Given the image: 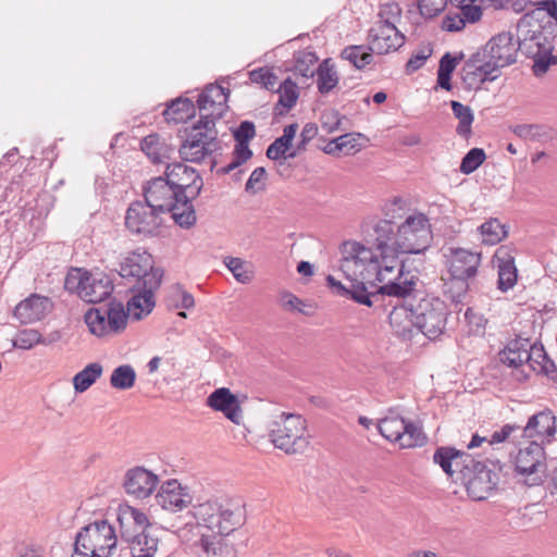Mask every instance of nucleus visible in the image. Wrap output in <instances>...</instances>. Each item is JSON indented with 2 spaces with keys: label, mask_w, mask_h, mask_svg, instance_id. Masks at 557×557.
Instances as JSON below:
<instances>
[{
  "label": "nucleus",
  "mask_w": 557,
  "mask_h": 557,
  "mask_svg": "<svg viewBox=\"0 0 557 557\" xmlns=\"http://www.w3.org/2000/svg\"><path fill=\"white\" fill-rule=\"evenodd\" d=\"M469 277L456 278L449 275V278L444 284V292L448 295L454 302H460L461 298L469 289Z\"/></svg>",
  "instance_id": "47"
},
{
  "label": "nucleus",
  "mask_w": 557,
  "mask_h": 557,
  "mask_svg": "<svg viewBox=\"0 0 557 557\" xmlns=\"http://www.w3.org/2000/svg\"><path fill=\"white\" fill-rule=\"evenodd\" d=\"M417 299L412 310L414 326L428 338H438L446 327L448 311L445 302L430 295L417 296Z\"/></svg>",
  "instance_id": "9"
},
{
  "label": "nucleus",
  "mask_w": 557,
  "mask_h": 557,
  "mask_svg": "<svg viewBox=\"0 0 557 557\" xmlns=\"http://www.w3.org/2000/svg\"><path fill=\"white\" fill-rule=\"evenodd\" d=\"M368 39V49L377 54L395 51L405 42L404 35L392 24H374L369 30Z\"/></svg>",
  "instance_id": "22"
},
{
  "label": "nucleus",
  "mask_w": 557,
  "mask_h": 557,
  "mask_svg": "<svg viewBox=\"0 0 557 557\" xmlns=\"http://www.w3.org/2000/svg\"><path fill=\"white\" fill-rule=\"evenodd\" d=\"M432 50L431 49H423L414 53L407 62L406 69L408 73H412L418 71L420 67H422L425 63V61L431 55Z\"/></svg>",
  "instance_id": "58"
},
{
  "label": "nucleus",
  "mask_w": 557,
  "mask_h": 557,
  "mask_svg": "<svg viewBox=\"0 0 557 557\" xmlns=\"http://www.w3.org/2000/svg\"><path fill=\"white\" fill-rule=\"evenodd\" d=\"M556 418L552 411L545 410L533 414L527 425L520 430L522 435L532 441H537L543 446L544 443H549L556 433L555 428Z\"/></svg>",
  "instance_id": "28"
},
{
  "label": "nucleus",
  "mask_w": 557,
  "mask_h": 557,
  "mask_svg": "<svg viewBox=\"0 0 557 557\" xmlns=\"http://www.w3.org/2000/svg\"><path fill=\"white\" fill-rule=\"evenodd\" d=\"M493 467L494 469H491L472 457V462L463 467L461 475L457 476L456 480L461 481L468 495L473 500H484L499 482V472L495 470L494 465Z\"/></svg>",
  "instance_id": "10"
},
{
  "label": "nucleus",
  "mask_w": 557,
  "mask_h": 557,
  "mask_svg": "<svg viewBox=\"0 0 557 557\" xmlns=\"http://www.w3.org/2000/svg\"><path fill=\"white\" fill-rule=\"evenodd\" d=\"M341 119L338 112L334 110L325 111L321 115L322 128L331 134L339 129Z\"/></svg>",
  "instance_id": "55"
},
{
  "label": "nucleus",
  "mask_w": 557,
  "mask_h": 557,
  "mask_svg": "<svg viewBox=\"0 0 557 557\" xmlns=\"http://www.w3.org/2000/svg\"><path fill=\"white\" fill-rule=\"evenodd\" d=\"M193 497L187 487H183L177 480L163 482L156 494L157 504L171 512L182 511L191 504Z\"/></svg>",
  "instance_id": "23"
},
{
  "label": "nucleus",
  "mask_w": 557,
  "mask_h": 557,
  "mask_svg": "<svg viewBox=\"0 0 557 557\" xmlns=\"http://www.w3.org/2000/svg\"><path fill=\"white\" fill-rule=\"evenodd\" d=\"M88 331L97 337L114 336L127 325V314L122 302H110L90 308L84 315Z\"/></svg>",
  "instance_id": "7"
},
{
  "label": "nucleus",
  "mask_w": 557,
  "mask_h": 557,
  "mask_svg": "<svg viewBox=\"0 0 557 557\" xmlns=\"http://www.w3.org/2000/svg\"><path fill=\"white\" fill-rule=\"evenodd\" d=\"M317 133H318V127L315 126V124H312V123L306 124L300 134L301 141L298 145V150L305 148V146L311 139H313L315 137Z\"/></svg>",
  "instance_id": "63"
},
{
  "label": "nucleus",
  "mask_w": 557,
  "mask_h": 557,
  "mask_svg": "<svg viewBox=\"0 0 557 557\" xmlns=\"http://www.w3.org/2000/svg\"><path fill=\"white\" fill-rule=\"evenodd\" d=\"M151 274H154L158 277V284H161L162 271L153 268L152 256L146 251L132 252L120 265L122 277L135 280L133 286H143Z\"/></svg>",
  "instance_id": "16"
},
{
  "label": "nucleus",
  "mask_w": 557,
  "mask_h": 557,
  "mask_svg": "<svg viewBox=\"0 0 557 557\" xmlns=\"http://www.w3.org/2000/svg\"><path fill=\"white\" fill-rule=\"evenodd\" d=\"M494 262L498 268L497 285L502 292H507L517 283V268L515 259L507 247H499L494 255Z\"/></svg>",
  "instance_id": "31"
},
{
  "label": "nucleus",
  "mask_w": 557,
  "mask_h": 557,
  "mask_svg": "<svg viewBox=\"0 0 557 557\" xmlns=\"http://www.w3.org/2000/svg\"><path fill=\"white\" fill-rule=\"evenodd\" d=\"M136 372L129 364H122L115 368L110 377V384L116 389H129L134 386Z\"/></svg>",
  "instance_id": "45"
},
{
  "label": "nucleus",
  "mask_w": 557,
  "mask_h": 557,
  "mask_svg": "<svg viewBox=\"0 0 557 557\" xmlns=\"http://www.w3.org/2000/svg\"><path fill=\"white\" fill-rule=\"evenodd\" d=\"M450 106L454 115L459 121L456 132L459 136L467 138L471 134V125L474 120L473 112L469 106L456 100H453Z\"/></svg>",
  "instance_id": "42"
},
{
  "label": "nucleus",
  "mask_w": 557,
  "mask_h": 557,
  "mask_svg": "<svg viewBox=\"0 0 557 557\" xmlns=\"http://www.w3.org/2000/svg\"><path fill=\"white\" fill-rule=\"evenodd\" d=\"M225 265L239 283L247 284L252 280V272L247 269L242 259L228 257L225 259Z\"/></svg>",
  "instance_id": "49"
},
{
  "label": "nucleus",
  "mask_w": 557,
  "mask_h": 557,
  "mask_svg": "<svg viewBox=\"0 0 557 557\" xmlns=\"http://www.w3.org/2000/svg\"><path fill=\"white\" fill-rule=\"evenodd\" d=\"M433 461L440 465L449 476H453L455 473L457 476H460L463 467L472 462V456L451 447H440L433 455Z\"/></svg>",
  "instance_id": "30"
},
{
  "label": "nucleus",
  "mask_w": 557,
  "mask_h": 557,
  "mask_svg": "<svg viewBox=\"0 0 557 557\" xmlns=\"http://www.w3.org/2000/svg\"><path fill=\"white\" fill-rule=\"evenodd\" d=\"M255 135L256 128L252 122L244 121L239 124L234 132L236 145L233 151V159L226 166L220 169L219 172L228 174L251 158L252 152L249 149L248 141L252 139Z\"/></svg>",
  "instance_id": "25"
},
{
  "label": "nucleus",
  "mask_w": 557,
  "mask_h": 557,
  "mask_svg": "<svg viewBox=\"0 0 557 557\" xmlns=\"http://www.w3.org/2000/svg\"><path fill=\"white\" fill-rule=\"evenodd\" d=\"M401 10L397 3H385L379 12L380 20L375 24L395 25L400 17Z\"/></svg>",
  "instance_id": "53"
},
{
  "label": "nucleus",
  "mask_w": 557,
  "mask_h": 557,
  "mask_svg": "<svg viewBox=\"0 0 557 557\" xmlns=\"http://www.w3.org/2000/svg\"><path fill=\"white\" fill-rule=\"evenodd\" d=\"M250 81L262 85L268 90H273L276 83V75L268 69H258L249 73Z\"/></svg>",
  "instance_id": "52"
},
{
  "label": "nucleus",
  "mask_w": 557,
  "mask_h": 557,
  "mask_svg": "<svg viewBox=\"0 0 557 557\" xmlns=\"http://www.w3.org/2000/svg\"><path fill=\"white\" fill-rule=\"evenodd\" d=\"M457 64H458V59L455 57H451L450 53L447 52L442 57L437 72H442V73L451 75V73L455 71Z\"/></svg>",
  "instance_id": "61"
},
{
  "label": "nucleus",
  "mask_w": 557,
  "mask_h": 557,
  "mask_svg": "<svg viewBox=\"0 0 557 557\" xmlns=\"http://www.w3.org/2000/svg\"><path fill=\"white\" fill-rule=\"evenodd\" d=\"M318 61H319V58L315 54V52L310 51L308 49L295 52V54H294L295 74L300 75L305 78H312L317 73V69H314V65L317 64Z\"/></svg>",
  "instance_id": "40"
},
{
  "label": "nucleus",
  "mask_w": 557,
  "mask_h": 557,
  "mask_svg": "<svg viewBox=\"0 0 557 557\" xmlns=\"http://www.w3.org/2000/svg\"><path fill=\"white\" fill-rule=\"evenodd\" d=\"M486 159V154L481 148H472L462 158L460 163V172L463 174H471L474 172Z\"/></svg>",
  "instance_id": "48"
},
{
  "label": "nucleus",
  "mask_w": 557,
  "mask_h": 557,
  "mask_svg": "<svg viewBox=\"0 0 557 557\" xmlns=\"http://www.w3.org/2000/svg\"><path fill=\"white\" fill-rule=\"evenodd\" d=\"M145 202L161 213H171L172 219L181 227L189 228L196 223L194 206L187 195L174 189L169 178L159 176L151 178L144 186Z\"/></svg>",
  "instance_id": "3"
},
{
  "label": "nucleus",
  "mask_w": 557,
  "mask_h": 557,
  "mask_svg": "<svg viewBox=\"0 0 557 557\" xmlns=\"http://www.w3.org/2000/svg\"><path fill=\"white\" fill-rule=\"evenodd\" d=\"M499 72L478 51L463 64L461 78L469 89H476L485 82H493Z\"/></svg>",
  "instance_id": "20"
},
{
  "label": "nucleus",
  "mask_w": 557,
  "mask_h": 557,
  "mask_svg": "<svg viewBox=\"0 0 557 557\" xmlns=\"http://www.w3.org/2000/svg\"><path fill=\"white\" fill-rule=\"evenodd\" d=\"M227 92L219 85L210 84L199 95L197 103L200 113V122L215 121L223 116L226 110Z\"/></svg>",
  "instance_id": "21"
},
{
  "label": "nucleus",
  "mask_w": 557,
  "mask_h": 557,
  "mask_svg": "<svg viewBox=\"0 0 557 557\" xmlns=\"http://www.w3.org/2000/svg\"><path fill=\"white\" fill-rule=\"evenodd\" d=\"M196 534L230 535L244 523L239 506L230 502L210 499L193 507Z\"/></svg>",
  "instance_id": "4"
},
{
  "label": "nucleus",
  "mask_w": 557,
  "mask_h": 557,
  "mask_svg": "<svg viewBox=\"0 0 557 557\" xmlns=\"http://www.w3.org/2000/svg\"><path fill=\"white\" fill-rule=\"evenodd\" d=\"M278 101L275 104L274 111L277 115H284L293 107H295L299 92L295 82L286 78L278 87Z\"/></svg>",
  "instance_id": "38"
},
{
  "label": "nucleus",
  "mask_w": 557,
  "mask_h": 557,
  "mask_svg": "<svg viewBox=\"0 0 557 557\" xmlns=\"http://www.w3.org/2000/svg\"><path fill=\"white\" fill-rule=\"evenodd\" d=\"M306 420L294 413L281 412L269 423V436L273 445L286 454H299L309 446Z\"/></svg>",
  "instance_id": "5"
},
{
  "label": "nucleus",
  "mask_w": 557,
  "mask_h": 557,
  "mask_svg": "<svg viewBox=\"0 0 557 557\" xmlns=\"http://www.w3.org/2000/svg\"><path fill=\"white\" fill-rule=\"evenodd\" d=\"M195 113V106L191 100L178 98L173 100L163 111L165 121L181 123Z\"/></svg>",
  "instance_id": "39"
},
{
  "label": "nucleus",
  "mask_w": 557,
  "mask_h": 557,
  "mask_svg": "<svg viewBox=\"0 0 557 557\" xmlns=\"http://www.w3.org/2000/svg\"><path fill=\"white\" fill-rule=\"evenodd\" d=\"M141 150L153 163H163L171 158L174 149L158 134L146 136L140 144Z\"/></svg>",
  "instance_id": "36"
},
{
  "label": "nucleus",
  "mask_w": 557,
  "mask_h": 557,
  "mask_svg": "<svg viewBox=\"0 0 557 557\" xmlns=\"http://www.w3.org/2000/svg\"><path fill=\"white\" fill-rule=\"evenodd\" d=\"M448 0H418L420 14L425 18L437 16L446 8Z\"/></svg>",
  "instance_id": "51"
},
{
  "label": "nucleus",
  "mask_w": 557,
  "mask_h": 557,
  "mask_svg": "<svg viewBox=\"0 0 557 557\" xmlns=\"http://www.w3.org/2000/svg\"><path fill=\"white\" fill-rule=\"evenodd\" d=\"M317 87L320 94L331 92L338 84L339 77L332 59L323 60L317 67Z\"/></svg>",
  "instance_id": "37"
},
{
  "label": "nucleus",
  "mask_w": 557,
  "mask_h": 557,
  "mask_svg": "<svg viewBox=\"0 0 557 557\" xmlns=\"http://www.w3.org/2000/svg\"><path fill=\"white\" fill-rule=\"evenodd\" d=\"M206 404L211 409L222 412L233 423L242 424V407L237 397L228 388H216L208 396Z\"/></svg>",
  "instance_id": "27"
},
{
  "label": "nucleus",
  "mask_w": 557,
  "mask_h": 557,
  "mask_svg": "<svg viewBox=\"0 0 557 557\" xmlns=\"http://www.w3.org/2000/svg\"><path fill=\"white\" fill-rule=\"evenodd\" d=\"M449 275L456 278H474L481 264L482 255L460 247H449L444 255Z\"/></svg>",
  "instance_id": "15"
},
{
  "label": "nucleus",
  "mask_w": 557,
  "mask_h": 557,
  "mask_svg": "<svg viewBox=\"0 0 557 557\" xmlns=\"http://www.w3.org/2000/svg\"><path fill=\"white\" fill-rule=\"evenodd\" d=\"M517 35L518 39L515 40L511 33H500L492 37L479 52L499 72L502 67L513 64L517 61L518 51L521 50L528 58L534 60V75H544L549 66L557 62L550 54L554 36L550 33L547 34L532 14H525L519 20Z\"/></svg>",
  "instance_id": "2"
},
{
  "label": "nucleus",
  "mask_w": 557,
  "mask_h": 557,
  "mask_svg": "<svg viewBox=\"0 0 557 557\" xmlns=\"http://www.w3.org/2000/svg\"><path fill=\"white\" fill-rule=\"evenodd\" d=\"M460 11L466 23H474L481 18L482 10L479 5H474L473 2H463L456 5Z\"/></svg>",
  "instance_id": "56"
},
{
  "label": "nucleus",
  "mask_w": 557,
  "mask_h": 557,
  "mask_svg": "<svg viewBox=\"0 0 557 557\" xmlns=\"http://www.w3.org/2000/svg\"><path fill=\"white\" fill-rule=\"evenodd\" d=\"M376 428L383 437L389 442L398 443L400 448H413L425 443V436L421 428L398 416L385 417L379 420Z\"/></svg>",
  "instance_id": "11"
},
{
  "label": "nucleus",
  "mask_w": 557,
  "mask_h": 557,
  "mask_svg": "<svg viewBox=\"0 0 557 557\" xmlns=\"http://www.w3.org/2000/svg\"><path fill=\"white\" fill-rule=\"evenodd\" d=\"M466 26L465 17L460 11L457 13L449 12L443 20V29L447 32H459Z\"/></svg>",
  "instance_id": "57"
},
{
  "label": "nucleus",
  "mask_w": 557,
  "mask_h": 557,
  "mask_svg": "<svg viewBox=\"0 0 557 557\" xmlns=\"http://www.w3.org/2000/svg\"><path fill=\"white\" fill-rule=\"evenodd\" d=\"M372 51H368L364 46H349L346 47L341 57L349 61L356 69L362 70L373 61Z\"/></svg>",
  "instance_id": "44"
},
{
  "label": "nucleus",
  "mask_w": 557,
  "mask_h": 557,
  "mask_svg": "<svg viewBox=\"0 0 557 557\" xmlns=\"http://www.w3.org/2000/svg\"><path fill=\"white\" fill-rule=\"evenodd\" d=\"M280 301L282 307L286 310L299 312L302 311L301 307L304 306V302L289 292L282 293L280 296Z\"/></svg>",
  "instance_id": "59"
},
{
  "label": "nucleus",
  "mask_w": 557,
  "mask_h": 557,
  "mask_svg": "<svg viewBox=\"0 0 557 557\" xmlns=\"http://www.w3.org/2000/svg\"><path fill=\"white\" fill-rule=\"evenodd\" d=\"M220 149L218 132L212 121L198 122L188 131L178 149L184 161L199 163Z\"/></svg>",
  "instance_id": "8"
},
{
  "label": "nucleus",
  "mask_w": 557,
  "mask_h": 557,
  "mask_svg": "<svg viewBox=\"0 0 557 557\" xmlns=\"http://www.w3.org/2000/svg\"><path fill=\"white\" fill-rule=\"evenodd\" d=\"M516 430H520L519 426H516V425H510V424H506L504 425L499 431H495L492 435H491V438L487 441V444L490 446L494 445V444H499V443H503L505 442L509 436L510 434L516 431Z\"/></svg>",
  "instance_id": "60"
},
{
  "label": "nucleus",
  "mask_w": 557,
  "mask_h": 557,
  "mask_svg": "<svg viewBox=\"0 0 557 557\" xmlns=\"http://www.w3.org/2000/svg\"><path fill=\"white\" fill-rule=\"evenodd\" d=\"M165 176L182 196L187 195L190 202L200 194L203 185L198 172L181 162L168 164Z\"/></svg>",
  "instance_id": "17"
},
{
  "label": "nucleus",
  "mask_w": 557,
  "mask_h": 557,
  "mask_svg": "<svg viewBox=\"0 0 557 557\" xmlns=\"http://www.w3.org/2000/svg\"><path fill=\"white\" fill-rule=\"evenodd\" d=\"M162 214L145 201L137 200L126 211L125 226L133 234L154 236L162 225Z\"/></svg>",
  "instance_id": "14"
},
{
  "label": "nucleus",
  "mask_w": 557,
  "mask_h": 557,
  "mask_svg": "<svg viewBox=\"0 0 557 557\" xmlns=\"http://www.w3.org/2000/svg\"><path fill=\"white\" fill-rule=\"evenodd\" d=\"M201 557H233L234 548L226 541L227 535L198 534Z\"/></svg>",
  "instance_id": "33"
},
{
  "label": "nucleus",
  "mask_w": 557,
  "mask_h": 557,
  "mask_svg": "<svg viewBox=\"0 0 557 557\" xmlns=\"http://www.w3.org/2000/svg\"><path fill=\"white\" fill-rule=\"evenodd\" d=\"M265 177V170L264 168H256L252 173L250 174L247 183H246V190L247 191H256V185L261 183Z\"/></svg>",
  "instance_id": "62"
},
{
  "label": "nucleus",
  "mask_w": 557,
  "mask_h": 557,
  "mask_svg": "<svg viewBox=\"0 0 557 557\" xmlns=\"http://www.w3.org/2000/svg\"><path fill=\"white\" fill-rule=\"evenodd\" d=\"M510 131L523 140L541 144L549 143L556 138L554 128L544 124H517L511 126Z\"/></svg>",
  "instance_id": "35"
},
{
  "label": "nucleus",
  "mask_w": 557,
  "mask_h": 557,
  "mask_svg": "<svg viewBox=\"0 0 557 557\" xmlns=\"http://www.w3.org/2000/svg\"><path fill=\"white\" fill-rule=\"evenodd\" d=\"M146 280L143 286H132L134 295L128 299L127 308L125 309L127 319L131 317L134 320H140L154 308L153 293L159 288L160 284H158V277L154 274H151Z\"/></svg>",
  "instance_id": "19"
},
{
  "label": "nucleus",
  "mask_w": 557,
  "mask_h": 557,
  "mask_svg": "<svg viewBox=\"0 0 557 557\" xmlns=\"http://www.w3.org/2000/svg\"><path fill=\"white\" fill-rule=\"evenodd\" d=\"M173 294L181 299H170L169 302L174 308L190 309L195 306V299L191 294L185 292L181 285L173 287Z\"/></svg>",
  "instance_id": "54"
},
{
  "label": "nucleus",
  "mask_w": 557,
  "mask_h": 557,
  "mask_svg": "<svg viewBox=\"0 0 557 557\" xmlns=\"http://www.w3.org/2000/svg\"><path fill=\"white\" fill-rule=\"evenodd\" d=\"M394 297L397 299H403L404 302L393 308L388 315L389 323L398 334L405 335L406 333L410 332L411 326L414 325L412 321V310L414 307L412 299H417V286L414 287V292L407 298L397 296Z\"/></svg>",
  "instance_id": "32"
},
{
  "label": "nucleus",
  "mask_w": 557,
  "mask_h": 557,
  "mask_svg": "<svg viewBox=\"0 0 557 557\" xmlns=\"http://www.w3.org/2000/svg\"><path fill=\"white\" fill-rule=\"evenodd\" d=\"M540 357H545L543 347L533 345L528 338H516L499 352V360L511 368L534 364Z\"/></svg>",
  "instance_id": "18"
},
{
  "label": "nucleus",
  "mask_w": 557,
  "mask_h": 557,
  "mask_svg": "<svg viewBox=\"0 0 557 557\" xmlns=\"http://www.w3.org/2000/svg\"><path fill=\"white\" fill-rule=\"evenodd\" d=\"M537 364H543L542 366V370L544 371V373L553 381L557 382V367L555 366V363L549 360L547 358V356L545 355V357H540L539 361L536 362Z\"/></svg>",
  "instance_id": "64"
},
{
  "label": "nucleus",
  "mask_w": 557,
  "mask_h": 557,
  "mask_svg": "<svg viewBox=\"0 0 557 557\" xmlns=\"http://www.w3.org/2000/svg\"><path fill=\"white\" fill-rule=\"evenodd\" d=\"M432 239L431 224L423 213L407 216L397 231L392 221L379 220L369 232L373 248L356 242L343 245L339 269L347 284L329 275V286L337 295L368 307L383 295L407 298L414 292L419 278L410 271H404L398 253H421Z\"/></svg>",
  "instance_id": "1"
},
{
  "label": "nucleus",
  "mask_w": 557,
  "mask_h": 557,
  "mask_svg": "<svg viewBox=\"0 0 557 557\" xmlns=\"http://www.w3.org/2000/svg\"><path fill=\"white\" fill-rule=\"evenodd\" d=\"M65 286L70 289H76L78 296L86 302H102L113 292L111 280L104 274H70L65 280Z\"/></svg>",
  "instance_id": "12"
},
{
  "label": "nucleus",
  "mask_w": 557,
  "mask_h": 557,
  "mask_svg": "<svg viewBox=\"0 0 557 557\" xmlns=\"http://www.w3.org/2000/svg\"><path fill=\"white\" fill-rule=\"evenodd\" d=\"M117 536L107 520L91 522L76 534L72 557H110Z\"/></svg>",
  "instance_id": "6"
},
{
  "label": "nucleus",
  "mask_w": 557,
  "mask_h": 557,
  "mask_svg": "<svg viewBox=\"0 0 557 557\" xmlns=\"http://www.w3.org/2000/svg\"><path fill=\"white\" fill-rule=\"evenodd\" d=\"M158 483L157 474L144 467H134L126 471L123 486L128 495L145 499L153 493Z\"/></svg>",
  "instance_id": "24"
},
{
  "label": "nucleus",
  "mask_w": 557,
  "mask_h": 557,
  "mask_svg": "<svg viewBox=\"0 0 557 557\" xmlns=\"http://www.w3.org/2000/svg\"><path fill=\"white\" fill-rule=\"evenodd\" d=\"M119 522L122 536H128L139 532H153L146 513L136 508H129L120 515Z\"/></svg>",
  "instance_id": "34"
},
{
  "label": "nucleus",
  "mask_w": 557,
  "mask_h": 557,
  "mask_svg": "<svg viewBox=\"0 0 557 557\" xmlns=\"http://www.w3.org/2000/svg\"><path fill=\"white\" fill-rule=\"evenodd\" d=\"M122 539L127 542V546L121 549L120 557H162L154 532H139Z\"/></svg>",
  "instance_id": "26"
},
{
  "label": "nucleus",
  "mask_w": 557,
  "mask_h": 557,
  "mask_svg": "<svg viewBox=\"0 0 557 557\" xmlns=\"http://www.w3.org/2000/svg\"><path fill=\"white\" fill-rule=\"evenodd\" d=\"M102 366L98 362L89 363L73 377L74 388L77 393L87 391L100 375Z\"/></svg>",
  "instance_id": "41"
},
{
  "label": "nucleus",
  "mask_w": 557,
  "mask_h": 557,
  "mask_svg": "<svg viewBox=\"0 0 557 557\" xmlns=\"http://www.w3.org/2000/svg\"><path fill=\"white\" fill-rule=\"evenodd\" d=\"M51 310L49 298L32 294L22 300L14 309V317L24 324L40 321Z\"/></svg>",
  "instance_id": "29"
},
{
  "label": "nucleus",
  "mask_w": 557,
  "mask_h": 557,
  "mask_svg": "<svg viewBox=\"0 0 557 557\" xmlns=\"http://www.w3.org/2000/svg\"><path fill=\"white\" fill-rule=\"evenodd\" d=\"M290 147L292 144L278 137L268 147L267 157L271 160H277L280 158H295L297 156L296 151L286 154Z\"/></svg>",
  "instance_id": "50"
},
{
  "label": "nucleus",
  "mask_w": 557,
  "mask_h": 557,
  "mask_svg": "<svg viewBox=\"0 0 557 557\" xmlns=\"http://www.w3.org/2000/svg\"><path fill=\"white\" fill-rule=\"evenodd\" d=\"M52 341H47L38 331L28 329L18 332L13 341V346L20 349H30L37 344H49Z\"/></svg>",
  "instance_id": "46"
},
{
  "label": "nucleus",
  "mask_w": 557,
  "mask_h": 557,
  "mask_svg": "<svg viewBox=\"0 0 557 557\" xmlns=\"http://www.w3.org/2000/svg\"><path fill=\"white\" fill-rule=\"evenodd\" d=\"M515 467L517 472L525 478L528 485L541 484L546 473L545 451L541 443L531 441L521 447L515 458Z\"/></svg>",
  "instance_id": "13"
},
{
  "label": "nucleus",
  "mask_w": 557,
  "mask_h": 557,
  "mask_svg": "<svg viewBox=\"0 0 557 557\" xmlns=\"http://www.w3.org/2000/svg\"><path fill=\"white\" fill-rule=\"evenodd\" d=\"M482 236V243L485 245H496L507 236L505 225L497 219H490L479 227Z\"/></svg>",
  "instance_id": "43"
}]
</instances>
